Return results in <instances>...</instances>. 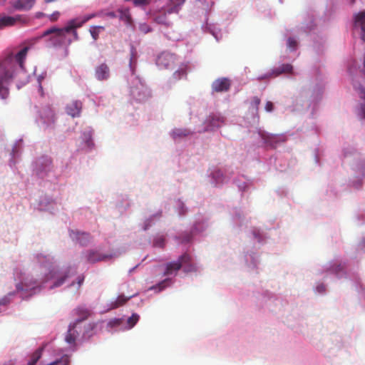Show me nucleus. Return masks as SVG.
I'll list each match as a JSON object with an SVG mask.
<instances>
[{
  "label": "nucleus",
  "mask_w": 365,
  "mask_h": 365,
  "mask_svg": "<svg viewBox=\"0 0 365 365\" xmlns=\"http://www.w3.org/2000/svg\"><path fill=\"white\" fill-rule=\"evenodd\" d=\"M14 55L10 53L0 63V97L6 99L9 96L8 85L13 79L16 69Z\"/></svg>",
  "instance_id": "f257e3e1"
},
{
  "label": "nucleus",
  "mask_w": 365,
  "mask_h": 365,
  "mask_svg": "<svg viewBox=\"0 0 365 365\" xmlns=\"http://www.w3.org/2000/svg\"><path fill=\"white\" fill-rule=\"evenodd\" d=\"M68 36V25L63 28L52 27L46 30L42 37L49 36L48 41L54 46H60L64 44Z\"/></svg>",
  "instance_id": "f03ea898"
},
{
  "label": "nucleus",
  "mask_w": 365,
  "mask_h": 365,
  "mask_svg": "<svg viewBox=\"0 0 365 365\" xmlns=\"http://www.w3.org/2000/svg\"><path fill=\"white\" fill-rule=\"evenodd\" d=\"M191 257L185 253L181 255L176 262H169L166 264V269L163 274L164 276L173 274L174 272L180 270L182 266L185 272L195 271V267L191 264Z\"/></svg>",
  "instance_id": "7ed1b4c3"
},
{
  "label": "nucleus",
  "mask_w": 365,
  "mask_h": 365,
  "mask_svg": "<svg viewBox=\"0 0 365 365\" xmlns=\"http://www.w3.org/2000/svg\"><path fill=\"white\" fill-rule=\"evenodd\" d=\"M171 6L166 9L163 14H160L155 17V21L160 24L169 26L170 21L168 20L166 13L173 14L178 13L180 6L185 2V0H170Z\"/></svg>",
  "instance_id": "20e7f679"
},
{
  "label": "nucleus",
  "mask_w": 365,
  "mask_h": 365,
  "mask_svg": "<svg viewBox=\"0 0 365 365\" xmlns=\"http://www.w3.org/2000/svg\"><path fill=\"white\" fill-rule=\"evenodd\" d=\"M176 56L170 53H162L157 58V65L162 68H173L175 64Z\"/></svg>",
  "instance_id": "39448f33"
},
{
  "label": "nucleus",
  "mask_w": 365,
  "mask_h": 365,
  "mask_svg": "<svg viewBox=\"0 0 365 365\" xmlns=\"http://www.w3.org/2000/svg\"><path fill=\"white\" fill-rule=\"evenodd\" d=\"M52 168V162L50 158L42 156L36 162V171L37 175L43 176L44 173L50 171Z\"/></svg>",
  "instance_id": "423d86ee"
},
{
  "label": "nucleus",
  "mask_w": 365,
  "mask_h": 365,
  "mask_svg": "<svg viewBox=\"0 0 365 365\" xmlns=\"http://www.w3.org/2000/svg\"><path fill=\"white\" fill-rule=\"evenodd\" d=\"M26 22V19L21 15H16L14 16H1L0 29L6 26H12L18 23L25 24Z\"/></svg>",
  "instance_id": "0eeeda50"
},
{
  "label": "nucleus",
  "mask_w": 365,
  "mask_h": 365,
  "mask_svg": "<svg viewBox=\"0 0 365 365\" xmlns=\"http://www.w3.org/2000/svg\"><path fill=\"white\" fill-rule=\"evenodd\" d=\"M231 86V81L227 78H219L212 83V91L213 93L227 92Z\"/></svg>",
  "instance_id": "6e6552de"
},
{
  "label": "nucleus",
  "mask_w": 365,
  "mask_h": 365,
  "mask_svg": "<svg viewBox=\"0 0 365 365\" xmlns=\"http://www.w3.org/2000/svg\"><path fill=\"white\" fill-rule=\"evenodd\" d=\"M94 16H95V14H90L88 16H85L83 17H78L75 19L71 20L70 24H69L70 34H72L74 36V38L77 39L78 38L77 33L75 29L76 28L81 27L83 24L87 22L88 20H90L91 19H92Z\"/></svg>",
  "instance_id": "1a4fd4ad"
},
{
  "label": "nucleus",
  "mask_w": 365,
  "mask_h": 365,
  "mask_svg": "<svg viewBox=\"0 0 365 365\" xmlns=\"http://www.w3.org/2000/svg\"><path fill=\"white\" fill-rule=\"evenodd\" d=\"M70 238L73 241H76L81 245H87L91 240V237L88 233L73 230L70 232Z\"/></svg>",
  "instance_id": "9d476101"
},
{
  "label": "nucleus",
  "mask_w": 365,
  "mask_h": 365,
  "mask_svg": "<svg viewBox=\"0 0 365 365\" xmlns=\"http://www.w3.org/2000/svg\"><path fill=\"white\" fill-rule=\"evenodd\" d=\"M111 258V255L101 254L97 251H88L86 255V259L90 263L105 261Z\"/></svg>",
  "instance_id": "9b49d317"
},
{
  "label": "nucleus",
  "mask_w": 365,
  "mask_h": 365,
  "mask_svg": "<svg viewBox=\"0 0 365 365\" xmlns=\"http://www.w3.org/2000/svg\"><path fill=\"white\" fill-rule=\"evenodd\" d=\"M95 76L99 81L108 79L110 76V69L106 63H102L96 68Z\"/></svg>",
  "instance_id": "f8f14e48"
},
{
  "label": "nucleus",
  "mask_w": 365,
  "mask_h": 365,
  "mask_svg": "<svg viewBox=\"0 0 365 365\" xmlns=\"http://www.w3.org/2000/svg\"><path fill=\"white\" fill-rule=\"evenodd\" d=\"M355 26L361 27V39L365 42V11H361L355 16Z\"/></svg>",
  "instance_id": "ddd939ff"
},
{
  "label": "nucleus",
  "mask_w": 365,
  "mask_h": 365,
  "mask_svg": "<svg viewBox=\"0 0 365 365\" xmlns=\"http://www.w3.org/2000/svg\"><path fill=\"white\" fill-rule=\"evenodd\" d=\"M34 4V0H16L13 1V6L18 10H29Z\"/></svg>",
  "instance_id": "4468645a"
},
{
  "label": "nucleus",
  "mask_w": 365,
  "mask_h": 365,
  "mask_svg": "<svg viewBox=\"0 0 365 365\" xmlns=\"http://www.w3.org/2000/svg\"><path fill=\"white\" fill-rule=\"evenodd\" d=\"M74 313L78 317L77 322H78L87 319L91 314V311L88 308L83 306L76 308L74 310Z\"/></svg>",
  "instance_id": "2eb2a0df"
},
{
  "label": "nucleus",
  "mask_w": 365,
  "mask_h": 365,
  "mask_svg": "<svg viewBox=\"0 0 365 365\" xmlns=\"http://www.w3.org/2000/svg\"><path fill=\"white\" fill-rule=\"evenodd\" d=\"M293 67L291 64H282L278 68H276L272 70L270 76L276 77L279 76L282 73H289L292 72Z\"/></svg>",
  "instance_id": "dca6fc26"
},
{
  "label": "nucleus",
  "mask_w": 365,
  "mask_h": 365,
  "mask_svg": "<svg viewBox=\"0 0 365 365\" xmlns=\"http://www.w3.org/2000/svg\"><path fill=\"white\" fill-rule=\"evenodd\" d=\"M137 294L130 295L128 297L124 295L118 296L113 302L110 304V309H116L119 307L124 305L130 298L135 297Z\"/></svg>",
  "instance_id": "f3484780"
},
{
  "label": "nucleus",
  "mask_w": 365,
  "mask_h": 365,
  "mask_svg": "<svg viewBox=\"0 0 365 365\" xmlns=\"http://www.w3.org/2000/svg\"><path fill=\"white\" fill-rule=\"evenodd\" d=\"M83 104L79 101H74L70 106V115L72 117H78L81 112Z\"/></svg>",
  "instance_id": "a211bd4d"
},
{
  "label": "nucleus",
  "mask_w": 365,
  "mask_h": 365,
  "mask_svg": "<svg viewBox=\"0 0 365 365\" xmlns=\"http://www.w3.org/2000/svg\"><path fill=\"white\" fill-rule=\"evenodd\" d=\"M28 48L24 47L19 52H18L15 56H14L15 63H18L19 66L24 69V62L26 59V56L28 52Z\"/></svg>",
  "instance_id": "6ab92c4d"
},
{
  "label": "nucleus",
  "mask_w": 365,
  "mask_h": 365,
  "mask_svg": "<svg viewBox=\"0 0 365 365\" xmlns=\"http://www.w3.org/2000/svg\"><path fill=\"white\" fill-rule=\"evenodd\" d=\"M207 120L212 127L218 128L224 123L225 119L220 115L213 114L208 117Z\"/></svg>",
  "instance_id": "aec40b11"
},
{
  "label": "nucleus",
  "mask_w": 365,
  "mask_h": 365,
  "mask_svg": "<svg viewBox=\"0 0 365 365\" xmlns=\"http://www.w3.org/2000/svg\"><path fill=\"white\" fill-rule=\"evenodd\" d=\"M118 12L120 14V19L121 20L124 21L128 25H132L133 20L128 8L119 9Z\"/></svg>",
  "instance_id": "412c9836"
},
{
  "label": "nucleus",
  "mask_w": 365,
  "mask_h": 365,
  "mask_svg": "<svg viewBox=\"0 0 365 365\" xmlns=\"http://www.w3.org/2000/svg\"><path fill=\"white\" fill-rule=\"evenodd\" d=\"M190 131L187 129L177 128L173 130L172 136L174 139L185 137L190 135Z\"/></svg>",
  "instance_id": "4be33fe9"
},
{
  "label": "nucleus",
  "mask_w": 365,
  "mask_h": 365,
  "mask_svg": "<svg viewBox=\"0 0 365 365\" xmlns=\"http://www.w3.org/2000/svg\"><path fill=\"white\" fill-rule=\"evenodd\" d=\"M43 348H39L31 356V359L27 365H36L41 356Z\"/></svg>",
  "instance_id": "5701e85b"
},
{
  "label": "nucleus",
  "mask_w": 365,
  "mask_h": 365,
  "mask_svg": "<svg viewBox=\"0 0 365 365\" xmlns=\"http://www.w3.org/2000/svg\"><path fill=\"white\" fill-rule=\"evenodd\" d=\"M139 319H140V316L138 314H135V313L133 314L132 316L130 317L127 319L128 328V329L133 328L136 324V323L138 322Z\"/></svg>",
  "instance_id": "b1692460"
},
{
  "label": "nucleus",
  "mask_w": 365,
  "mask_h": 365,
  "mask_svg": "<svg viewBox=\"0 0 365 365\" xmlns=\"http://www.w3.org/2000/svg\"><path fill=\"white\" fill-rule=\"evenodd\" d=\"M84 279L85 277L83 274L78 275L76 277V282L73 281L72 283L70 284V287H76V291H78L84 281Z\"/></svg>",
  "instance_id": "393cba45"
},
{
  "label": "nucleus",
  "mask_w": 365,
  "mask_h": 365,
  "mask_svg": "<svg viewBox=\"0 0 365 365\" xmlns=\"http://www.w3.org/2000/svg\"><path fill=\"white\" fill-rule=\"evenodd\" d=\"M104 27L103 26H94L91 30V34L94 40H97L99 36V33L101 31H103Z\"/></svg>",
  "instance_id": "a878e982"
},
{
  "label": "nucleus",
  "mask_w": 365,
  "mask_h": 365,
  "mask_svg": "<svg viewBox=\"0 0 365 365\" xmlns=\"http://www.w3.org/2000/svg\"><path fill=\"white\" fill-rule=\"evenodd\" d=\"M260 102H261L260 99L257 96H255L252 98V102H251V106L253 109L255 110L257 113H258V110H259V106L260 104Z\"/></svg>",
  "instance_id": "bb28decb"
},
{
  "label": "nucleus",
  "mask_w": 365,
  "mask_h": 365,
  "mask_svg": "<svg viewBox=\"0 0 365 365\" xmlns=\"http://www.w3.org/2000/svg\"><path fill=\"white\" fill-rule=\"evenodd\" d=\"M287 46L291 50H295L297 47V41L294 38H289L287 39Z\"/></svg>",
  "instance_id": "cd10ccee"
},
{
  "label": "nucleus",
  "mask_w": 365,
  "mask_h": 365,
  "mask_svg": "<svg viewBox=\"0 0 365 365\" xmlns=\"http://www.w3.org/2000/svg\"><path fill=\"white\" fill-rule=\"evenodd\" d=\"M139 30L141 33L145 34H148V32L151 31L152 29L149 25H148L145 23H143V24H140L139 25Z\"/></svg>",
  "instance_id": "c85d7f7f"
},
{
  "label": "nucleus",
  "mask_w": 365,
  "mask_h": 365,
  "mask_svg": "<svg viewBox=\"0 0 365 365\" xmlns=\"http://www.w3.org/2000/svg\"><path fill=\"white\" fill-rule=\"evenodd\" d=\"M60 16H61V14H60L59 11H54L51 15H48V18L50 20V21L55 22V21H58V19H59Z\"/></svg>",
  "instance_id": "c756f323"
},
{
  "label": "nucleus",
  "mask_w": 365,
  "mask_h": 365,
  "mask_svg": "<svg viewBox=\"0 0 365 365\" xmlns=\"http://www.w3.org/2000/svg\"><path fill=\"white\" fill-rule=\"evenodd\" d=\"M150 3V0H134L133 4L135 6H142L148 5Z\"/></svg>",
  "instance_id": "7c9ffc66"
},
{
  "label": "nucleus",
  "mask_w": 365,
  "mask_h": 365,
  "mask_svg": "<svg viewBox=\"0 0 365 365\" xmlns=\"http://www.w3.org/2000/svg\"><path fill=\"white\" fill-rule=\"evenodd\" d=\"M84 138H86V141H85V145L87 146V147H90L91 145L92 144V140H91V133H84Z\"/></svg>",
  "instance_id": "2f4dec72"
},
{
  "label": "nucleus",
  "mask_w": 365,
  "mask_h": 365,
  "mask_svg": "<svg viewBox=\"0 0 365 365\" xmlns=\"http://www.w3.org/2000/svg\"><path fill=\"white\" fill-rule=\"evenodd\" d=\"M153 217H158V218H160V216H153V217H151L150 218H148L145 221V225H144V227L143 229L145 230H148L150 226H151V222H152V220H153Z\"/></svg>",
  "instance_id": "473e14b6"
},
{
  "label": "nucleus",
  "mask_w": 365,
  "mask_h": 365,
  "mask_svg": "<svg viewBox=\"0 0 365 365\" xmlns=\"http://www.w3.org/2000/svg\"><path fill=\"white\" fill-rule=\"evenodd\" d=\"M170 281V280L169 279H166L162 281L160 283H159L157 285V287L159 288V291L163 290L168 284Z\"/></svg>",
  "instance_id": "72a5a7b5"
},
{
  "label": "nucleus",
  "mask_w": 365,
  "mask_h": 365,
  "mask_svg": "<svg viewBox=\"0 0 365 365\" xmlns=\"http://www.w3.org/2000/svg\"><path fill=\"white\" fill-rule=\"evenodd\" d=\"M66 280V277H61L60 279H58L56 282H55V283L51 287V288H53V287H59L61 286V284H63L64 283Z\"/></svg>",
  "instance_id": "f704fd0d"
},
{
  "label": "nucleus",
  "mask_w": 365,
  "mask_h": 365,
  "mask_svg": "<svg viewBox=\"0 0 365 365\" xmlns=\"http://www.w3.org/2000/svg\"><path fill=\"white\" fill-rule=\"evenodd\" d=\"M186 75V73L184 70H180L175 72L174 76L177 79H180L182 77L185 76Z\"/></svg>",
  "instance_id": "c9c22d12"
},
{
  "label": "nucleus",
  "mask_w": 365,
  "mask_h": 365,
  "mask_svg": "<svg viewBox=\"0 0 365 365\" xmlns=\"http://www.w3.org/2000/svg\"><path fill=\"white\" fill-rule=\"evenodd\" d=\"M164 245H165V240L163 237L158 238L154 242V245L157 246V247H162L164 246Z\"/></svg>",
  "instance_id": "e433bc0d"
},
{
  "label": "nucleus",
  "mask_w": 365,
  "mask_h": 365,
  "mask_svg": "<svg viewBox=\"0 0 365 365\" xmlns=\"http://www.w3.org/2000/svg\"><path fill=\"white\" fill-rule=\"evenodd\" d=\"M265 110L267 112H272L274 110V104L271 101H267L265 105Z\"/></svg>",
  "instance_id": "4c0bfd02"
},
{
  "label": "nucleus",
  "mask_w": 365,
  "mask_h": 365,
  "mask_svg": "<svg viewBox=\"0 0 365 365\" xmlns=\"http://www.w3.org/2000/svg\"><path fill=\"white\" fill-rule=\"evenodd\" d=\"M357 89L359 91L360 98L365 100V90L361 86H359Z\"/></svg>",
  "instance_id": "58836bf2"
},
{
  "label": "nucleus",
  "mask_w": 365,
  "mask_h": 365,
  "mask_svg": "<svg viewBox=\"0 0 365 365\" xmlns=\"http://www.w3.org/2000/svg\"><path fill=\"white\" fill-rule=\"evenodd\" d=\"M359 115L365 118V104H362L360 106Z\"/></svg>",
  "instance_id": "ea45409f"
},
{
  "label": "nucleus",
  "mask_w": 365,
  "mask_h": 365,
  "mask_svg": "<svg viewBox=\"0 0 365 365\" xmlns=\"http://www.w3.org/2000/svg\"><path fill=\"white\" fill-rule=\"evenodd\" d=\"M325 286L324 284H320L317 287V290L319 293H323L325 292Z\"/></svg>",
  "instance_id": "a19ab883"
},
{
  "label": "nucleus",
  "mask_w": 365,
  "mask_h": 365,
  "mask_svg": "<svg viewBox=\"0 0 365 365\" xmlns=\"http://www.w3.org/2000/svg\"><path fill=\"white\" fill-rule=\"evenodd\" d=\"M45 16H46V14H44L43 12H37L35 14V17L36 19H41V18H43V17H45Z\"/></svg>",
  "instance_id": "79ce46f5"
},
{
  "label": "nucleus",
  "mask_w": 365,
  "mask_h": 365,
  "mask_svg": "<svg viewBox=\"0 0 365 365\" xmlns=\"http://www.w3.org/2000/svg\"><path fill=\"white\" fill-rule=\"evenodd\" d=\"M69 340H70V347H71V344H72L73 343H74V342H75V341H76V338H75V336H73V334H72V333H71V332H70V338H69Z\"/></svg>",
  "instance_id": "37998d69"
},
{
  "label": "nucleus",
  "mask_w": 365,
  "mask_h": 365,
  "mask_svg": "<svg viewBox=\"0 0 365 365\" xmlns=\"http://www.w3.org/2000/svg\"><path fill=\"white\" fill-rule=\"evenodd\" d=\"M108 16L110 17H115V14L114 12H110L108 14Z\"/></svg>",
  "instance_id": "c03bdc74"
},
{
  "label": "nucleus",
  "mask_w": 365,
  "mask_h": 365,
  "mask_svg": "<svg viewBox=\"0 0 365 365\" xmlns=\"http://www.w3.org/2000/svg\"><path fill=\"white\" fill-rule=\"evenodd\" d=\"M39 90H40V91H41V95H43V88H42V86H41V83L39 84Z\"/></svg>",
  "instance_id": "a18cd8bd"
},
{
  "label": "nucleus",
  "mask_w": 365,
  "mask_h": 365,
  "mask_svg": "<svg viewBox=\"0 0 365 365\" xmlns=\"http://www.w3.org/2000/svg\"><path fill=\"white\" fill-rule=\"evenodd\" d=\"M65 339L66 341H68V334L66 335Z\"/></svg>",
  "instance_id": "49530a36"
},
{
  "label": "nucleus",
  "mask_w": 365,
  "mask_h": 365,
  "mask_svg": "<svg viewBox=\"0 0 365 365\" xmlns=\"http://www.w3.org/2000/svg\"><path fill=\"white\" fill-rule=\"evenodd\" d=\"M131 93H132V95L135 97V91L134 90H132L131 91Z\"/></svg>",
  "instance_id": "de8ad7c7"
},
{
  "label": "nucleus",
  "mask_w": 365,
  "mask_h": 365,
  "mask_svg": "<svg viewBox=\"0 0 365 365\" xmlns=\"http://www.w3.org/2000/svg\"><path fill=\"white\" fill-rule=\"evenodd\" d=\"M349 1H350V4H354V2H355V1H356V0H349Z\"/></svg>",
  "instance_id": "09e8293b"
},
{
  "label": "nucleus",
  "mask_w": 365,
  "mask_h": 365,
  "mask_svg": "<svg viewBox=\"0 0 365 365\" xmlns=\"http://www.w3.org/2000/svg\"><path fill=\"white\" fill-rule=\"evenodd\" d=\"M4 365H14L12 362H9L8 364H5Z\"/></svg>",
  "instance_id": "8fccbe9b"
}]
</instances>
